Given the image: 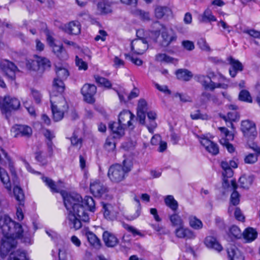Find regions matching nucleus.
Segmentation results:
<instances>
[{"instance_id": "f257e3e1", "label": "nucleus", "mask_w": 260, "mask_h": 260, "mask_svg": "<svg viewBox=\"0 0 260 260\" xmlns=\"http://www.w3.org/2000/svg\"><path fill=\"white\" fill-rule=\"evenodd\" d=\"M60 193L63 200L64 205L69 212V224L71 229L79 230L82 227L81 221H89L88 211L94 212L95 204L93 198L85 196L84 199L77 193H68L61 191Z\"/></svg>"}, {"instance_id": "f03ea898", "label": "nucleus", "mask_w": 260, "mask_h": 260, "mask_svg": "<svg viewBox=\"0 0 260 260\" xmlns=\"http://www.w3.org/2000/svg\"><path fill=\"white\" fill-rule=\"evenodd\" d=\"M0 228L4 236L0 246L1 255L4 257L16 247V239L21 238L23 231L20 224L13 221L7 215H0Z\"/></svg>"}, {"instance_id": "7ed1b4c3", "label": "nucleus", "mask_w": 260, "mask_h": 260, "mask_svg": "<svg viewBox=\"0 0 260 260\" xmlns=\"http://www.w3.org/2000/svg\"><path fill=\"white\" fill-rule=\"evenodd\" d=\"M122 166L120 164H115L111 166L108 172V177L113 183H119L124 180L133 167V162L130 159H125L123 160Z\"/></svg>"}, {"instance_id": "20e7f679", "label": "nucleus", "mask_w": 260, "mask_h": 260, "mask_svg": "<svg viewBox=\"0 0 260 260\" xmlns=\"http://www.w3.org/2000/svg\"><path fill=\"white\" fill-rule=\"evenodd\" d=\"M50 103L52 117L55 121L61 120L64 116V112L68 109L67 103L61 93H50Z\"/></svg>"}, {"instance_id": "39448f33", "label": "nucleus", "mask_w": 260, "mask_h": 260, "mask_svg": "<svg viewBox=\"0 0 260 260\" xmlns=\"http://www.w3.org/2000/svg\"><path fill=\"white\" fill-rule=\"evenodd\" d=\"M56 73L57 78L54 79L51 91H54V93H62L65 88L63 80L66 79L69 76V72L65 68H57Z\"/></svg>"}, {"instance_id": "423d86ee", "label": "nucleus", "mask_w": 260, "mask_h": 260, "mask_svg": "<svg viewBox=\"0 0 260 260\" xmlns=\"http://www.w3.org/2000/svg\"><path fill=\"white\" fill-rule=\"evenodd\" d=\"M20 106V101L15 98L5 96L2 103H0V108L3 113H7L12 110H17Z\"/></svg>"}, {"instance_id": "0eeeda50", "label": "nucleus", "mask_w": 260, "mask_h": 260, "mask_svg": "<svg viewBox=\"0 0 260 260\" xmlns=\"http://www.w3.org/2000/svg\"><path fill=\"white\" fill-rule=\"evenodd\" d=\"M0 66L7 78L12 82L15 81L16 74L19 72L15 64L9 60H5L1 62Z\"/></svg>"}, {"instance_id": "6e6552de", "label": "nucleus", "mask_w": 260, "mask_h": 260, "mask_svg": "<svg viewBox=\"0 0 260 260\" xmlns=\"http://www.w3.org/2000/svg\"><path fill=\"white\" fill-rule=\"evenodd\" d=\"M90 192L97 198H101L108 191V188L103 182L94 180L90 184Z\"/></svg>"}, {"instance_id": "1a4fd4ad", "label": "nucleus", "mask_w": 260, "mask_h": 260, "mask_svg": "<svg viewBox=\"0 0 260 260\" xmlns=\"http://www.w3.org/2000/svg\"><path fill=\"white\" fill-rule=\"evenodd\" d=\"M135 117V115L129 110H123L118 116V122L126 128L133 129L135 127L132 120Z\"/></svg>"}, {"instance_id": "9d476101", "label": "nucleus", "mask_w": 260, "mask_h": 260, "mask_svg": "<svg viewBox=\"0 0 260 260\" xmlns=\"http://www.w3.org/2000/svg\"><path fill=\"white\" fill-rule=\"evenodd\" d=\"M84 100L90 104L95 101L94 95L96 92V87L93 84H85L81 90Z\"/></svg>"}, {"instance_id": "9b49d317", "label": "nucleus", "mask_w": 260, "mask_h": 260, "mask_svg": "<svg viewBox=\"0 0 260 260\" xmlns=\"http://www.w3.org/2000/svg\"><path fill=\"white\" fill-rule=\"evenodd\" d=\"M148 48V43L145 39H137L131 42V49L137 54H143Z\"/></svg>"}, {"instance_id": "f8f14e48", "label": "nucleus", "mask_w": 260, "mask_h": 260, "mask_svg": "<svg viewBox=\"0 0 260 260\" xmlns=\"http://www.w3.org/2000/svg\"><path fill=\"white\" fill-rule=\"evenodd\" d=\"M201 145L204 146L205 149L213 155H216L219 153V148L218 145L211 141L204 136L199 137Z\"/></svg>"}, {"instance_id": "ddd939ff", "label": "nucleus", "mask_w": 260, "mask_h": 260, "mask_svg": "<svg viewBox=\"0 0 260 260\" xmlns=\"http://www.w3.org/2000/svg\"><path fill=\"white\" fill-rule=\"evenodd\" d=\"M11 133L14 137H29L32 134L30 127L25 125H15L11 128Z\"/></svg>"}, {"instance_id": "4468645a", "label": "nucleus", "mask_w": 260, "mask_h": 260, "mask_svg": "<svg viewBox=\"0 0 260 260\" xmlns=\"http://www.w3.org/2000/svg\"><path fill=\"white\" fill-rule=\"evenodd\" d=\"M241 130L244 136L253 139L256 135L255 124L250 120H244L241 123Z\"/></svg>"}, {"instance_id": "2eb2a0df", "label": "nucleus", "mask_w": 260, "mask_h": 260, "mask_svg": "<svg viewBox=\"0 0 260 260\" xmlns=\"http://www.w3.org/2000/svg\"><path fill=\"white\" fill-rule=\"evenodd\" d=\"M161 45L164 47H168L171 43L176 42L177 36L172 30L164 29L161 32Z\"/></svg>"}, {"instance_id": "dca6fc26", "label": "nucleus", "mask_w": 260, "mask_h": 260, "mask_svg": "<svg viewBox=\"0 0 260 260\" xmlns=\"http://www.w3.org/2000/svg\"><path fill=\"white\" fill-rule=\"evenodd\" d=\"M109 127L112 132L114 138H120L125 134V130L126 128L121 123L116 122L110 123Z\"/></svg>"}, {"instance_id": "f3484780", "label": "nucleus", "mask_w": 260, "mask_h": 260, "mask_svg": "<svg viewBox=\"0 0 260 260\" xmlns=\"http://www.w3.org/2000/svg\"><path fill=\"white\" fill-rule=\"evenodd\" d=\"M81 24L77 21H72L64 25L63 29L64 31L72 35H78L81 32Z\"/></svg>"}, {"instance_id": "a211bd4d", "label": "nucleus", "mask_w": 260, "mask_h": 260, "mask_svg": "<svg viewBox=\"0 0 260 260\" xmlns=\"http://www.w3.org/2000/svg\"><path fill=\"white\" fill-rule=\"evenodd\" d=\"M176 237L179 238H184L186 239H193L196 236L194 233L188 228H185L183 226L178 227L175 231Z\"/></svg>"}, {"instance_id": "6ab92c4d", "label": "nucleus", "mask_w": 260, "mask_h": 260, "mask_svg": "<svg viewBox=\"0 0 260 260\" xmlns=\"http://www.w3.org/2000/svg\"><path fill=\"white\" fill-rule=\"evenodd\" d=\"M103 239L105 245L109 247H113L118 243L117 238L112 233L105 231L103 234Z\"/></svg>"}, {"instance_id": "aec40b11", "label": "nucleus", "mask_w": 260, "mask_h": 260, "mask_svg": "<svg viewBox=\"0 0 260 260\" xmlns=\"http://www.w3.org/2000/svg\"><path fill=\"white\" fill-rule=\"evenodd\" d=\"M229 187H231L232 189L233 190L230 197V203L233 206L238 205L240 203V195L236 190L238 185L235 179H233L231 181V185H230Z\"/></svg>"}, {"instance_id": "412c9836", "label": "nucleus", "mask_w": 260, "mask_h": 260, "mask_svg": "<svg viewBox=\"0 0 260 260\" xmlns=\"http://www.w3.org/2000/svg\"><path fill=\"white\" fill-rule=\"evenodd\" d=\"M227 253L229 260H244L242 252L234 245L228 248Z\"/></svg>"}, {"instance_id": "4be33fe9", "label": "nucleus", "mask_w": 260, "mask_h": 260, "mask_svg": "<svg viewBox=\"0 0 260 260\" xmlns=\"http://www.w3.org/2000/svg\"><path fill=\"white\" fill-rule=\"evenodd\" d=\"M147 115L149 123H147L146 126H147L149 132L151 134H153L154 129L157 126V123L155 121L157 117V114L155 112L150 111L147 112Z\"/></svg>"}, {"instance_id": "5701e85b", "label": "nucleus", "mask_w": 260, "mask_h": 260, "mask_svg": "<svg viewBox=\"0 0 260 260\" xmlns=\"http://www.w3.org/2000/svg\"><path fill=\"white\" fill-rule=\"evenodd\" d=\"M205 244L208 247L214 249L218 251H220L222 249L221 245L214 237L212 236H208L206 238Z\"/></svg>"}, {"instance_id": "b1692460", "label": "nucleus", "mask_w": 260, "mask_h": 260, "mask_svg": "<svg viewBox=\"0 0 260 260\" xmlns=\"http://www.w3.org/2000/svg\"><path fill=\"white\" fill-rule=\"evenodd\" d=\"M196 78L197 81L201 84L205 89L210 90L213 81L210 80L209 77L199 75L196 76Z\"/></svg>"}, {"instance_id": "393cba45", "label": "nucleus", "mask_w": 260, "mask_h": 260, "mask_svg": "<svg viewBox=\"0 0 260 260\" xmlns=\"http://www.w3.org/2000/svg\"><path fill=\"white\" fill-rule=\"evenodd\" d=\"M253 181V176L243 175L240 177L238 182L240 187L248 189L252 184Z\"/></svg>"}, {"instance_id": "a878e982", "label": "nucleus", "mask_w": 260, "mask_h": 260, "mask_svg": "<svg viewBox=\"0 0 260 260\" xmlns=\"http://www.w3.org/2000/svg\"><path fill=\"white\" fill-rule=\"evenodd\" d=\"M254 153H249L244 158L246 164H253L257 161L258 156L260 155V148L256 147L253 149Z\"/></svg>"}, {"instance_id": "bb28decb", "label": "nucleus", "mask_w": 260, "mask_h": 260, "mask_svg": "<svg viewBox=\"0 0 260 260\" xmlns=\"http://www.w3.org/2000/svg\"><path fill=\"white\" fill-rule=\"evenodd\" d=\"M216 21L215 17L212 14V11L209 9H206L199 18V21L202 23H208Z\"/></svg>"}, {"instance_id": "cd10ccee", "label": "nucleus", "mask_w": 260, "mask_h": 260, "mask_svg": "<svg viewBox=\"0 0 260 260\" xmlns=\"http://www.w3.org/2000/svg\"><path fill=\"white\" fill-rule=\"evenodd\" d=\"M164 201L166 206L169 207L172 211L174 212L177 211L178 208V203L175 200L173 196H167L165 198Z\"/></svg>"}, {"instance_id": "c85d7f7f", "label": "nucleus", "mask_w": 260, "mask_h": 260, "mask_svg": "<svg viewBox=\"0 0 260 260\" xmlns=\"http://www.w3.org/2000/svg\"><path fill=\"white\" fill-rule=\"evenodd\" d=\"M9 260H28L26 253L21 250L12 251L9 256Z\"/></svg>"}, {"instance_id": "c756f323", "label": "nucleus", "mask_w": 260, "mask_h": 260, "mask_svg": "<svg viewBox=\"0 0 260 260\" xmlns=\"http://www.w3.org/2000/svg\"><path fill=\"white\" fill-rule=\"evenodd\" d=\"M52 48L53 52L61 59H66L68 55L62 45H57L54 44L51 46Z\"/></svg>"}, {"instance_id": "7c9ffc66", "label": "nucleus", "mask_w": 260, "mask_h": 260, "mask_svg": "<svg viewBox=\"0 0 260 260\" xmlns=\"http://www.w3.org/2000/svg\"><path fill=\"white\" fill-rule=\"evenodd\" d=\"M188 221L190 226L194 230H200L203 227V224L202 221L195 216H189Z\"/></svg>"}, {"instance_id": "2f4dec72", "label": "nucleus", "mask_w": 260, "mask_h": 260, "mask_svg": "<svg viewBox=\"0 0 260 260\" xmlns=\"http://www.w3.org/2000/svg\"><path fill=\"white\" fill-rule=\"evenodd\" d=\"M178 79L183 81H189L192 77L191 73L186 69H179L176 72Z\"/></svg>"}, {"instance_id": "473e14b6", "label": "nucleus", "mask_w": 260, "mask_h": 260, "mask_svg": "<svg viewBox=\"0 0 260 260\" xmlns=\"http://www.w3.org/2000/svg\"><path fill=\"white\" fill-rule=\"evenodd\" d=\"M257 235L256 231L251 228L246 229L243 233L244 238L249 242L252 241L256 239Z\"/></svg>"}, {"instance_id": "72a5a7b5", "label": "nucleus", "mask_w": 260, "mask_h": 260, "mask_svg": "<svg viewBox=\"0 0 260 260\" xmlns=\"http://www.w3.org/2000/svg\"><path fill=\"white\" fill-rule=\"evenodd\" d=\"M170 12V9L166 6H158L155 9V15L158 19L162 18L165 15H168Z\"/></svg>"}, {"instance_id": "f704fd0d", "label": "nucleus", "mask_w": 260, "mask_h": 260, "mask_svg": "<svg viewBox=\"0 0 260 260\" xmlns=\"http://www.w3.org/2000/svg\"><path fill=\"white\" fill-rule=\"evenodd\" d=\"M95 82L100 86H104L106 88L110 89L112 87L111 82L107 78L101 77L99 75L94 76Z\"/></svg>"}, {"instance_id": "c9c22d12", "label": "nucleus", "mask_w": 260, "mask_h": 260, "mask_svg": "<svg viewBox=\"0 0 260 260\" xmlns=\"http://www.w3.org/2000/svg\"><path fill=\"white\" fill-rule=\"evenodd\" d=\"M132 13L135 16L139 17L143 21H149L150 20L149 13L140 9H135L132 10Z\"/></svg>"}, {"instance_id": "e433bc0d", "label": "nucleus", "mask_w": 260, "mask_h": 260, "mask_svg": "<svg viewBox=\"0 0 260 260\" xmlns=\"http://www.w3.org/2000/svg\"><path fill=\"white\" fill-rule=\"evenodd\" d=\"M98 9L101 14H108L112 11L110 6L105 1L98 3Z\"/></svg>"}, {"instance_id": "4c0bfd02", "label": "nucleus", "mask_w": 260, "mask_h": 260, "mask_svg": "<svg viewBox=\"0 0 260 260\" xmlns=\"http://www.w3.org/2000/svg\"><path fill=\"white\" fill-rule=\"evenodd\" d=\"M233 175V171L232 168H229L227 169L223 170L222 175L223 176L222 185L224 187H229L230 184L228 178H231Z\"/></svg>"}, {"instance_id": "58836bf2", "label": "nucleus", "mask_w": 260, "mask_h": 260, "mask_svg": "<svg viewBox=\"0 0 260 260\" xmlns=\"http://www.w3.org/2000/svg\"><path fill=\"white\" fill-rule=\"evenodd\" d=\"M86 235L88 242L91 245L95 247H98L100 245V240L94 234L88 232L86 233Z\"/></svg>"}, {"instance_id": "ea45409f", "label": "nucleus", "mask_w": 260, "mask_h": 260, "mask_svg": "<svg viewBox=\"0 0 260 260\" xmlns=\"http://www.w3.org/2000/svg\"><path fill=\"white\" fill-rule=\"evenodd\" d=\"M169 218L173 226L178 227L183 226V220L178 214H173L169 216Z\"/></svg>"}, {"instance_id": "a19ab883", "label": "nucleus", "mask_w": 260, "mask_h": 260, "mask_svg": "<svg viewBox=\"0 0 260 260\" xmlns=\"http://www.w3.org/2000/svg\"><path fill=\"white\" fill-rule=\"evenodd\" d=\"M39 69L43 71L50 68L51 66V63L49 60L44 57L38 56Z\"/></svg>"}, {"instance_id": "79ce46f5", "label": "nucleus", "mask_w": 260, "mask_h": 260, "mask_svg": "<svg viewBox=\"0 0 260 260\" xmlns=\"http://www.w3.org/2000/svg\"><path fill=\"white\" fill-rule=\"evenodd\" d=\"M35 59L28 60L26 62V67L29 70L32 71H37L40 70L38 56H35Z\"/></svg>"}, {"instance_id": "37998d69", "label": "nucleus", "mask_w": 260, "mask_h": 260, "mask_svg": "<svg viewBox=\"0 0 260 260\" xmlns=\"http://www.w3.org/2000/svg\"><path fill=\"white\" fill-rule=\"evenodd\" d=\"M155 60L159 62L172 63L173 62L174 58L165 53H159L155 55Z\"/></svg>"}, {"instance_id": "c03bdc74", "label": "nucleus", "mask_w": 260, "mask_h": 260, "mask_svg": "<svg viewBox=\"0 0 260 260\" xmlns=\"http://www.w3.org/2000/svg\"><path fill=\"white\" fill-rule=\"evenodd\" d=\"M43 181L45 182L46 184L50 188L52 192H58L59 189H58L55 182L50 178L46 177H42Z\"/></svg>"}, {"instance_id": "a18cd8bd", "label": "nucleus", "mask_w": 260, "mask_h": 260, "mask_svg": "<svg viewBox=\"0 0 260 260\" xmlns=\"http://www.w3.org/2000/svg\"><path fill=\"white\" fill-rule=\"evenodd\" d=\"M104 147L108 151H113L116 147V143L114 138H108L106 140Z\"/></svg>"}, {"instance_id": "49530a36", "label": "nucleus", "mask_w": 260, "mask_h": 260, "mask_svg": "<svg viewBox=\"0 0 260 260\" xmlns=\"http://www.w3.org/2000/svg\"><path fill=\"white\" fill-rule=\"evenodd\" d=\"M239 99L240 101L248 103H252V98L250 93L246 90H242L239 95Z\"/></svg>"}, {"instance_id": "de8ad7c7", "label": "nucleus", "mask_w": 260, "mask_h": 260, "mask_svg": "<svg viewBox=\"0 0 260 260\" xmlns=\"http://www.w3.org/2000/svg\"><path fill=\"white\" fill-rule=\"evenodd\" d=\"M229 61L231 68L237 70L238 71H242L243 70V67L242 63L238 60H236L232 57L229 58Z\"/></svg>"}, {"instance_id": "09e8293b", "label": "nucleus", "mask_w": 260, "mask_h": 260, "mask_svg": "<svg viewBox=\"0 0 260 260\" xmlns=\"http://www.w3.org/2000/svg\"><path fill=\"white\" fill-rule=\"evenodd\" d=\"M190 117L193 120H208L210 118L209 116L207 114H202L199 110H197L194 113H191Z\"/></svg>"}, {"instance_id": "8fccbe9b", "label": "nucleus", "mask_w": 260, "mask_h": 260, "mask_svg": "<svg viewBox=\"0 0 260 260\" xmlns=\"http://www.w3.org/2000/svg\"><path fill=\"white\" fill-rule=\"evenodd\" d=\"M123 227L128 232L131 233L133 234V236L135 237L137 235L140 236H143V235L138 230L135 228L134 226H131L128 224H126L124 222L122 223Z\"/></svg>"}, {"instance_id": "3c124183", "label": "nucleus", "mask_w": 260, "mask_h": 260, "mask_svg": "<svg viewBox=\"0 0 260 260\" xmlns=\"http://www.w3.org/2000/svg\"><path fill=\"white\" fill-rule=\"evenodd\" d=\"M222 118L225 121L229 120L230 121H235L239 119V115L236 111H232V112H228L227 116H224Z\"/></svg>"}, {"instance_id": "603ef678", "label": "nucleus", "mask_w": 260, "mask_h": 260, "mask_svg": "<svg viewBox=\"0 0 260 260\" xmlns=\"http://www.w3.org/2000/svg\"><path fill=\"white\" fill-rule=\"evenodd\" d=\"M13 193L15 199L17 201L21 202L23 200L24 196L23 191L20 187L18 186H15L13 189Z\"/></svg>"}, {"instance_id": "864d4df0", "label": "nucleus", "mask_w": 260, "mask_h": 260, "mask_svg": "<svg viewBox=\"0 0 260 260\" xmlns=\"http://www.w3.org/2000/svg\"><path fill=\"white\" fill-rule=\"evenodd\" d=\"M134 200L137 202L138 204V208L136 212L133 215H129L127 217V219L129 220H133L136 219L140 216L141 214V207L140 201L136 197L134 198Z\"/></svg>"}, {"instance_id": "5fc2aeb1", "label": "nucleus", "mask_w": 260, "mask_h": 260, "mask_svg": "<svg viewBox=\"0 0 260 260\" xmlns=\"http://www.w3.org/2000/svg\"><path fill=\"white\" fill-rule=\"evenodd\" d=\"M103 208L104 209V215L107 219H112L111 215V209L112 208V206L108 204H103Z\"/></svg>"}, {"instance_id": "6e6d98bb", "label": "nucleus", "mask_w": 260, "mask_h": 260, "mask_svg": "<svg viewBox=\"0 0 260 260\" xmlns=\"http://www.w3.org/2000/svg\"><path fill=\"white\" fill-rule=\"evenodd\" d=\"M230 235L236 238H240L243 235L240 229L236 225H233L230 229Z\"/></svg>"}, {"instance_id": "4d7b16f0", "label": "nucleus", "mask_w": 260, "mask_h": 260, "mask_svg": "<svg viewBox=\"0 0 260 260\" xmlns=\"http://www.w3.org/2000/svg\"><path fill=\"white\" fill-rule=\"evenodd\" d=\"M197 45L199 48L202 50L209 51L210 50V48L207 43L205 39L200 38L198 40Z\"/></svg>"}, {"instance_id": "13d9d810", "label": "nucleus", "mask_w": 260, "mask_h": 260, "mask_svg": "<svg viewBox=\"0 0 260 260\" xmlns=\"http://www.w3.org/2000/svg\"><path fill=\"white\" fill-rule=\"evenodd\" d=\"M76 64L79 70H86L88 68L87 63L83 61L82 59L80 58L78 56H76Z\"/></svg>"}, {"instance_id": "bf43d9fd", "label": "nucleus", "mask_w": 260, "mask_h": 260, "mask_svg": "<svg viewBox=\"0 0 260 260\" xmlns=\"http://www.w3.org/2000/svg\"><path fill=\"white\" fill-rule=\"evenodd\" d=\"M147 110V104L144 99H140L138 104L137 111L146 112Z\"/></svg>"}, {"instance_id": "052dcab7", "label": "nucleus", "mask_w": 260, "mask_h": 260, "mask_svg": "<svg viewBox=\"0 0 260 260\" xmlns=\"http://www.w3.org/2000/svg\"><path fill=\"white\" fill-rule=\"evenodd\" d=\"M146 112L142 111L137 112V119L142 125H146L145 123Z\"/></svg>"}, {"instance_id": "680f3d73", "label": "nucleus", "mask_w": 260, "mask_h": 260, "mask_svg": "<svg viewBox=\"0 0 260 260\" xmlns=\"http://www.w3.org/2000/svg\"><path fill=\"white\" fill-rule=\"evenodd\" d=\"M219 130L224 135L226 140H230L234 139V136L232 134H230L229 131L224 127H219Z\"/></svg>"}, {"instance_id": "e2e57ef3", "label": "nucleus", "mask_w": 260, "mask_h": 260, "mask_svg": "<svg viewBox=\"0 0 260 260\" xmlns=\"http://www.w3.org/2000/svg\"><path fill=\"white\" fill-rule=\"evenodd\" d=\"M182 45L185 49L188 51H191L194 49V45L192 41L189 40L183 41Z\"/></svg>"}, {"instance_id": "0e129e2a", "label": "nucleus", "mask_w": 260, "mask_h": 260, "mask_svg": "<svg viewBox=\"0 0 260 260\" xmlns=\"http://www.w3.org/2000/svg\"><path fill=\"white\" fill-rule=\"evenodd\" d=\"M226 139H221L220 140V143L221 144H222L223 146H225L226 148L228 151L230 153H232L234 151L235 148L233 146V145L231 144H230L229 142L226 141Z\"/></svg>"}, {"instance_id": "69168bd1", "label": "nucleus", "mask_w": 260, "mask_h": 260, "mask_svg": "<svg viewBox=\"0 0 260 260\" xmlns=\"http://www.w3.org/2000/svg\"><path fill=\"white\" fill-rule=\"evenodd\" d=\"M234 215L235 218L240 221H243L245 219V217L239 208L237 207L235 208Z\"/></svg>"}, {"instance_id": "338daca9", "label": "nucleus", "mask_w": 260, "mask_h": 260, "mask_svg": "<svg viewBox=\"0 0 260 260\" xmlns=\"http://www.w3.org/2000/svg\"><path fill=\"white\" fill-rule=\"evenodd\" d=\"M31 94L36 103L39 104L41 103L42 95L38 90L32 89Z\"/></svg>"}, {"instance_id": "774afa93", "label": "nucleus", "mask_w": 260, "mask_h": 260, "mask_svg": "<svg viewBox=\"0 0 260 260\" xmlns=\"http://www.w3.org/2000/svg\"><path fill=\"white\" fill-rule=\"evenodd\" d=\"M155 86L159 91L166 94H170L171 93V90L168 89V86L166 85L161 86L158 83H155Z\"/></svg>"}]
</instances>
